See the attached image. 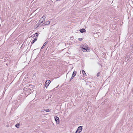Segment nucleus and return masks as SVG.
<instances>
[{"label":"nucleus","instance_id":"f257e3e1","mask_svg":"<svg viewBox=\"0 0 133 133\" xmlns=\"http://www.w3.org/2000/svg\"><path fill=\"white\" fill-rule=\"evenodd\" d=\"M51 81L49 80H47L45 83V87L47 88L51 82Z\"/></svg>","mask_w":133,"mask_h":133},{"label":"nucleus","instance_id":"f03ea898","mask_svg":"<svg viewBox=\"0 0 133 133\" xmlns=\"http://www.w3.org/2000/svg\"><path fill=\"white\" fill-rule=\"evenodd\" d=\"M77 73V72L75 71H74L72 74V77L71 78L70 81H71L73 78L74 77H75Z\"/></svg>","mask_w":133,"mask_h":133},{"label":"nucleus","instance_id":"7ed1b4c3","mask_svg":"<svg viewBox=\"0 0 133 133\" xmlns=\"http://www.w3.org/2000/svg\"><path fill=\"white\" fill-rule=\"evenodd\" d=\"M54 118L56 123L57 124H59V118L57 116H55Z\"/></svg>","mask_w":133,"mask_h":133},{"label":"nucleus","instance_id":"20e7f679","mask_svg":"<svg viewBox=\"0 0 133 133\" xmlns=\"http://www.w3.org/2000/svg\"><path fill=\"white\" fill-rule=\"evenodd\" d=\"M82 126H79L77 130L78 131V133H79L82 130Z\"/></svg>","mask_w":133,"mask_h":133},{"label":"nucleus","instance_id":"39448f33","mask_svg":"<svg viewBox=\"0 0 133 133\" xmlns=\"http://www.w3.org/2000/svg\"><path fill=\"white\" fill-rule=\"evenodd\" d=\"M79 31H80V32L82 33H83L84 32H85L86 31V30L85 29H84V28H82V29H81L80 30H79Z\"/></svg>","mask_w":133,"mask_h":133},{"label":"nucleus","instance_id":"423d86ee","mask_svg":"<svg viewBox=\"0 0 133 133\" xmlns=\"http://www.w3.org/2000/svg\"><path fill=\"white\" fill-rule=\"evenodd\" d=\"M45 17L43 16L40 19L41 21H44L45 20Z\"/></svg>","mask_w":133,"mask_h":133},{"label":"nucleus","instance_id":"0eeeda50","mask_svg":"<svg viewBox=\"0 0 133 133\" xmlns=\"http://www.w3.org/2000/svg\"><path fill=\"white\" fill-rule=\"evenodd\" d=\"M37 40V38L36 37H35L34 39L31 42V44H33Z\"/></svg>","mask_w":133,"mask_h":133},{"label":"nucleus","instance_id":"6e6552de","mask_svg":"<svg viewBox=\"0 0 133 133\" xmlns=\"http://www.w3.org/2000/svg\"><path fill=\"white\" fill-rule=\"evenodd\" d=\"M78 96H79V97H80V96H81L82 94V93L81 92V91H78Z\"/></svg>","mask_w":133,"mask_h":133},{"label":"nucleus","instance_id":"1a4fd4ad","mask_svg":"<svg viewBox=\"0 0 133 133\" xmlns=\"http://www.w3.org/2000/svg\"><path fill=\"white\" fill-rule=\"evenodd\" d=\"M50 23V22L49 21H47L46 22L44 23V25H47L49 24Z\"/></svg>","mask_w":133,"mask_h":133},{"label":"nucleus","instance_id":"9d476101","mask_svg":"<svg viewBox=\"0 0 133 133\" xmlns=\"http://www.w3.org/2000/svg\"><path fill=\"white\" fill-rule=\"evenodd\" d=\"M82 73H83V75L84 76H86V74L85 73V72L84 71V70H82Z\"/></svg>","mask_w":133,"mask_h":133},{"label":"nucleus","instance_id":"9b49d317","mask_svg":"<svg viewBox=\"0 0 133 133\" xmlns=\"http://www.w3.org/2000/svg\"><path fill=\"white\" fill-rule=\"evenodd\" d=\"M48 42V41H46L45 43L43 45V46H42V47L41 48V49H43L44 47V46Z\"/></svg>","mask_w":133,"mask_h":133},{"label":"nucleus","instance_id":"f8f14e48","mask_svg":"<svg viewBox=\"0 0 133 133\" xmlns=\"http://www.w3.org/2000/svg\"><path fill=\"white\" fill-rule=\"evenodd\" d=\"M43 23V21H41V19H40L39 21V22L37 24H38V25H39L40 24H41V23Z\"/></svg>","mask_w":133,"mask_h":133},{"label":"nucleus","instance_id":"ddd939ff","mask_svg":"<svg viewBox=\"0 0 133 133\" xmlns=\"http://www.w3.org/2000/svg\"><path fill=\"white\" fill-rule=\"evenodd\" d=\"M82 48L84 50H86V51H87V49H88V47H87V46H85L84 47H82Z\"/></svg>","mask_w":133,"mask_h":133},{"label":"nucleus","instance_id":"4468645a","mask_svg":"<svg viewBox=\"0 0 133 133\" xmlns=\"http://www.w3.org/2000/svg\"><path fill=\"white\" fill-rule=\"evenodd\" d=\"M20 125V124L19 123H17L15 125L16 127L18 128V126H19Z\"/></svg>","mask_w":133,"mask_h":133},{"label":"nucleus","instance_id":"2eb2a0df","mask_svg":"<svg viewBox=\"0 0 133 133\" xmlns=\"http://www.w3.org/2000/svg\"><path fill=\"white\" fill-rule=\"evenodd\" d=\"M34 36H36V37H38V33H36L34 34Z\"/></svg>","mask_w":133,"mask_h":133},{"label":"nucleus","instance_id":"dca6fc26","mask_svg":"<svg viewBox=\"0 0 133 133\" xmlns=\"http://www.w3.org/2000/svg\"><path fill=\"white\" fill-rule=\"evenodd\" d=\"M100 74V72H98L97 73V77H98V76H99V74Z\"/></svg>","mask_w":133,"mask_h":133},{"label":"nucleus","instance_id":"f3484780","mask_svg":"<svg viewBox=\"0 0 133 133\" xmlns=\"http://www.w3.org/2000/svg\"><path fill=\"white\" fill-rule=\"evenodd\" d=\"M45 110L46 111V112H49V109H47L46 110Z\"/></svg>","mask_w":133,"mask_h":133},{"label":"nucleus","instance_id":"a211bd4d","mask_svg":"<svg viewBox=\"0 0 133 133\" xmlns=\"http://www.w3.org/2000/svg\"><path fill=\"white\" fill-rule=\"evenodd\" d=\"M78 40H79V41H82V38H78Z\"/></svg>","mask_w":133,"mask_h":133},{"label":"nucleus","instance_id":"6ab92c4d","mask_svg":"<svg viewBox=\"0 0 133 133\" xmlns=\"http://www.w3.org/2000/svg\"><path fill=\"white\" fill-rule=\"evenodd\" d=\"M89 50V48L88 47V49H87V51H88V50Z\"/></svg>","mask_w":133,"mask_h":133},{"label":"nucleus","instance_id":"aec40b11","mask_svg":"<svg viewBox=\"0 0 133 133\" xmlns=\"http://www.w3.org/2000/svg\"><path fill=\"white\" fill-rule=\"evenodd\" d=\"M58 0H56V1H57Z\"/></svg>","mask_w":133,"mask_h":133}]
</instances>
